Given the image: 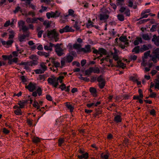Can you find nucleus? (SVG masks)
<instances>
[{"label": "nucleus", "mask_w": 159, "mask_h": 159, "mask_svg": "<svg viewBox=\"0 0 159 159\" xmlns=\"http://www.w3.org/2000/svg\"><path fill=\"white\" fill-rule=\"evenodd\" d=\"M73 47L77 50L78 52H82L84 53H87L91 52V46L89 44L85 45L84 48H82L81 44L75 43L73 44Z\"/></svg>", "instance_id": "nucleus-1"}, {"label": "nucleus", "mask_w": 159, "mask_h": 159, "mask_svg": "<svg viewBox=\"0 0 159 159\" xmlns=\"http://www.w3.org/2000/svg\"><path fill=\"white\" fill-rule=\"evenodd\" d=\"M98 15V17L101 21L104 22H106L107 20L109 18V11H101Z\"/></svg>", "instance_id": "nucleus-2"}, {"label": "nucleus", "mask_w": 159, "mask_h": 159, "mask_svg": "<svg viewBox=\"0 0 159 159\" xmlns=\"http://www.w3.org/2000/svg\"><path fill=\"white\" fill-rule=\"evenodd\" d=\"M113 59L117 61V64L118 66L123 69L125 68L126 67V65L122 62L121 60H119V58L118 54H112Z\"/></svg>", "instance_id": "nucleus-3"}, {"label": "nucleus", "mask_w": 159, "mask_h": 159, "mask_svg": "<svg viewBox=\"0 0 159 159\" xmlns=\"http://www.w3.org/2000/svg\"><path fill=\"white\" fill-rule=\"evenodd\" d=\"M61 44L57 43L55 45L54 48H55V51L58 56H61L64 54V50L61 47Z\"/></svg>", "instance_id": "nucleus-4"}, {"label": "nucleus", "mask_w": 159, "mask_h": 159, "mask_svg": "<svg viewBox=\"0 0 159 159\" xmlns=\"http://www.w3.org/2000/svg\"><path fill=\"white\" fill-rule=\"evenodd\" d=\"M15 13H16L19 11H13ZM21 13L26 17L28 16H31L34 17L35 16V12L32 11H20Z\"/></svg>", "instance_id": "nucleus-5"}, {"label": "nucleus", "mask_w": 159, "mask_h": 159, "mask_svg": "<svg viewBox=\"0 0 159 159\" xmlns=\"http://www.w3.org/2000/svg\"><path fill=\"white\" fill-rule=\"evenodd\" d=\"M68 12L69 13L68 14L66 15H64L63 16H62L60 15V16L61 17L60 20L61 22L65 23L66 20L67 19L69 16H71L73 17L75 16V15L74 14L75 12L74 11H68Z\"/></svg>", "instance_id": "nucleus-6"}, {"label": "nucleus", "mask_w": 159, "mask_h": 159, "mask_svg": "<svg viewBox=\"0 0 159 159\" xmlns=\"http://www.w3.org/2000/svg\"><path fill=\"white\" fill-rule=\"evenodd\" d=\"M55 12L52 11L51 13L47 12L46 13V16L48 19L51 17L56 18L60 16L61 13L59 11H55Z\"/></svg>", "instance_id": "nucleus-7"}, {"label": "nucleus", "mask_w": 159, "mask_h": 159, "mask_svg": "<svg viewBox=\"0 0 159 159\" xmlns=\"http://www.w3.org/2000/svg\"><path fill=\"white\" fill-rule=\"evenodd\" d=\"M53 79L49 77L48 79V81L49 84L52 85L54 87L57 88L59 85L58 82L57 81H56V78L53 76Z\"/></svg>", "instance_id": "nucleus-8"}, {"label": "nucleus", "mask_w": 159, "mask_h": 159, "mask_svg": "<svg viewBox=\"0 0 159 159\" xmlns=\"http://www.w3.org/2000/svg\"><path fill=\"white\" fill-rule=\"evenodd\" d=\"M25 88L30 92H33L36 90V84L35 83L30 82L28 85L25 86Z\"/></svg>", "instance_id": "nucleus-9"}, {"label": "nucleus", "mask_w": 159, "mask_h": 159, "mask_svg": "<svg viewBox=\"0 0 159 159\" xmlns=\"http://www.w3.org/2000/svg\"><path fill=\"white\" fill-rule=\"evenodd\" d=\"M125 0H116V5L117 6H120L121 8L120 10H127V7L126 6L122 7V6L124 4V1Z\"/></svg>", "instance_id": "nucleus-10"}, {"label": "nucleus", "mask_w": 159, "mask_h": 159, "mask_svg": "<svg viewBox=\"0 0 159 159\" xmlns=\"http://www.w3.org/2000/svg\"><path fill=\"white\" fill-rule=\"evenodd\" d=\"M47 35L49 38L52 37L56 39L58 37V34L56 31L53 30L51 31H48Z\"/></svg>", "instance_id": "nucleus-11"}, {"label": "nucleus", "mask_w": 159, "mask_h": 159, "mask_svg": "<svg viewBox=\"0 0 159 159\" xmlns=\"http://www.w3.org/2000/svg\"><path fill=\"white\" fill-rule=\"evenodd\" d=\"M1 42L3 45L7 48L9 47V46L11 45L13 42V41L12 40H10L7 41H6L3 40L2 39H1Z\"/></svg>", "instance_id": "nucleus-12"}, {"label": "nucleus", "mask_w": 159, "mask_h": 159, "mask_svg": "<svg viewBox=\"0 0 159 159\" xmlns=\"http://www.w3.org/2000/svg\"><path fill=\"white\" fill-rule=\"evenodd\" d=\"M74 30L70 28L68 25H66L65 27L62 29H61L60 30L59 32L61 34H62L64 32H73Z\"/></svg>", "instance_id": "nucleus-13"}, {"label": "nucleus", "mask_w": 159, "mask_h": 159, "mask_svg": "<svg viewBox=\"0 0 159 159\" xmlns=\"http://www.w3.org/2000/svg\"><path fill=\"white\" fill-rule=\"evenodd\" d=\"M138 3L135 2L133 3L132 1H130L128 2V7L134 9H137V7Z\"/></svg>", "instance_id": "nucleus-14"}, {"label": "nucleus", "mask_w": 159, "mask_h": 159, "mask_svg": "<svg viewBox=\"0 0 159 159\" xmlns=\"http://www.w3.org/2000/svg\"><path fill=\"white\" fill-rule=\"evenodd\" d=\"M51 62L52 64L53 67H55L57 68L56 70H58V67H60V62L55 61L54 58H52Z\"/></svg>", "instance_id": "nucleus-15"}, {"label": "nucleus", "mask_w": 159, "mask_h": 159, "mask_svg": "<svg viewBox=\"0 0 159 159\" xmlns=\"http://www.w3.org/2000/svg\"><path fill=\"white\" fill-rule=\"evenodd\" d=\"M29 36V34H25L20 35L18 37V39L20 42H22L24 41V40L27 37H28Z\"/></svg>", "instance_id": "nucleus-16"}, {"label": "nucleus", "mask_w": 159, "mask_h": 159, "mask_svg": "<svg viewBox=\"0 0 159 159\" xmlns=\"http://www.w3.org/2000/svg\"><path fill=\"white\" fill-rule=\"evenodd\" d=\"M55 44L50 43L48 46L45 45L44 46V49L46 50L49 51L50 52L53 50L52 48L54 47Z\"/></svg>", "instance_id": "nucleus-17"}, {"label": "nucleus", "mask_w": 159, "mask_h": 159, "mask_svg": "<svg viewBox=\"0 0 159 159\" xmlns=\"http://www.w3.org/2000/svg\"><path fill=\"white\" fill-rule=\"evenodd\" d=\"M66 63H70L73 60V57L70 54H68L66 57H64Z\"/></svg>", "instance_id": "nucleus-18"}, {"label": "nucleus", "mask_w": 159, "mask_h": 159, "mask_svg": "<svg viewBox=\"0 0 159 159\" xmlns=\"http://www.w3.org/2000/svg\"><path fill=\"white\" fill-rule=\"evenodd\" d=\"M37 53L40 56L44 57L46 58L50 56L49 52L47 53L44 52L38 51L37 52Z\"/></svg>", "instance_id": "nucleus-19"}, {"label": "nucleus", "mask_w": 159, "mask_h": 159, "mask_svg": "<svg viewBox=\"0 0 159 159\" xmlns=\"http://www.w3.org/2000/svg\"><path fill=\"white\" fill-rule=\"evenodd\" d=\"M78 157L80 159H88L89 157V154L88 152H84L80 155H78Z\"/></svg>", "instance_id": "nucleus-20"}, {"label": "nucleus", "mask_w": 159, "mask_h": 159, "mask_svg": "<svg viewBox=\"0 0 159 159\" xmlns=\"http://www.w3.org/2000/svg\"><path fill=\"white\" fill-rule=\"evenodd\" d=\"M93 67H90L89 69L86 70L84 71V75H87L89 77L91 75V73H93Z\"/></svg>", "instance_id": "nucleus-21"}, {"label": "nucleus", "mask_w": 159, "mask_h": 159, "mask_svg": "<svg viewBox=\"0 0 159 159\" xmlns=\"http://www.w3.org/2000/svg\"><path fill=\"white\" fill-rule=\"evenodd\" d=\"M114 121L116 123L121 122L122 121V118L121 115H117L114 118Z\"/></svg>", "instance_id": "nucleus-22"}, {"label": "nucleus", "mask_w": 159, "mask_h": 159, "mask_svg": "<svg viewBox=\"0 0 159 159\" xmlns=\"http://www.w3.org/2000/svg\"><path fill=\"white\" fill-rule=\"evenodd\" d=\"M151 11H143L141 14V18H146L148 17V14L147 13H149Z\"/></svg>", "instance_id": "nucleus-23"}, {"label": "nucleus", "mask_w": 159, "mask_h": 159, "mask_svg": "<svg viewBox=\"0 0 159 159\" xmlns=\"http://www.w3.org/2000/svg\"><path fill=\"white\" fill-rule=\"evenodd\" d=\"M155 86V88L157 89L158 90H159V81H157V82L155 83V84L153 83L152 82L151 83V84L150 86V88H152L153 87Z\"/></svg>", "instance_id": "nucleus-24"}, {"label": "nucleus", "mask_w": 159, "mask_h": 159, "mask_svg": "<svg viewBox=\"0 0 159 159\" xmlns=\"http://www.w3.org/2000/svg\"><path fill=\"white\" fill-rule=\"evenodd\" d=\"M27 102V100L20 101L17 104L19 105L20 108H23L25 107V104H26Z\"/></svg>", "instance_id": "nucleus-25"}, {"label": "nucleus", "mask_w": 159, "mask_h": 159, "mask_svg": "<svg viewBox=\"0 0 159 159\" xmlns=\"http://www.w3.org/2000/svg\"><path fill=\"white\" fill-rule=\"evenodd\" d=\"M89 91L93 97H96L97 96V91L96 89L93 87H91L90 88Z\"/></svg>", "instance_id": "nucleus-26"}, {"label": "nucleus", "mask_w": 159, "mask_h": 159, "mask_svg": "<svg viewBox=\"0 0 159 159\" xmlns=\"http://www.w3.org/2000/svg\"><path fill=\"white\" fill-rule=\"evenodd\" d=\"M141 48L139 46H135L132 50V52H134L135 53L138 54L141 52Z\"/></svg>", "instance_id": "nucleus-27"}, {"label": "nucleus", "mask_w": 159, "mask_h": 159, "mask_svg": "<svg viewBox=\"0 0 159 159\" xmlns=\"http://www.w3.org/2000/svg\"><path fill=\"white\" fill-rule=\"evenodd\" d=\"M152 40V42H154V43L156 44L157 43H159V36H157L156 34L153 35V38Z\"/></svg>", "instance_id": "nucleus-28"}, {"label": "nucleus", "mask_w": 159, "mask_h": 159, "mask_svg": "<svg viewBox=\"0 0 159 159\" xmlns=\"http://www.w3.org/2000/svg\"><path fill=\"white\" fill-rule=\"evenodd\" d=\"M142 38L140 37H137L136 39L135 40L134 42V44L135 45H138L140 43H142Z\"/></svg>", "instance_id": "nucleus-29"}, {"label": "nucleus", "mask_w": 159, "mask_h": 159, "mask_svg": "<svg viewBox=\"0 0 159 159\" xmlns=\"http://www.w3.org/2000/svg\"><path fill=\"white\" fill-rule=\"evenodd\" d=\"M109 61L111 65H113V60L109 59L107 57L104 58L103 57L101 60V61L102 62L104 61Z\"/></svg>", "instance_id": "nucleus-30"}, {"label": "nucleus", "mask_w": 159, "mask_h": 159, "mask_svg": "<svg viewBox=\"0 0 159 159\" xmlns=\"http://www.w3.org/2000/svg\"><path fill=\"white\" fill-rule=\"evenodd\" d=\"M65 140L64 138H60L58 140V145L59 147H61L64 144Z\"/></svg>", "instance_id": "nucleus-31"}, {"label": "nucleus", "mask_w": 159, "mask_h": 159, "mask_svg": "<svg viewBox=\"0 0 159 159\" xmlns=\"http://www.w3.org/2000/svg\"><path fill=\"white\" fill-rule=\"evenodd\" d=\"M22 108H18L14 111L15 114L17 115H22V112L21 109Z\"/></svg>", "instance_id": "nucleus-32"}, {"label": "nucleus", "mask_w": 159, "mask_h": 159, "mask_svg": "<svg viewBox=\"0 0 159 159\" xmlns=\"http://www.w3.org/2000/svg\"><path fill=\"white\" fill-rule=\"evenodd\" d=\"M32 142L34 143L37 144L40 142V139L37 137H34L32 138Z\"/></svg>", "instance_id": "nucleus-33"}, {"label": "nucleus", "mask_w": 159, "mask_h": 159, "mask_svg": "<svg viewBox=\"0 0 159 159\" xmlns=\"http://www.w3.org/2000/svg\"><path fill=\"white\" fill-rule=\"evenodd\" d=\"M20 29H21V30H22L23 31L24 33L25 34H26L27 33H28L29 35L30 32L29 31H28L29 28L26 26L25 25Z\"/></svg>", "instance_id": "nucleus-34"}, {"label": "nucleus", "mask_w": 159, "mask_h": 159, "mask_svg": "<svg viewBox=\"0 0 159 159\" xmlns=\"http://www.w3.org/2000/svg\"><path fill=\"white\" fill-rule=\"evenodd\" d=\"M98 83V86L99 88L101 89L104 88L106 83V80Z\"/></svg>", "instance_id": "nucleus-35"}, {"label": "nucleus", "mask_w": 159, "mask_h": 159, "mask_svg": "<svg viewBox=\"0 0 159 159\" xmlns=\"http://www.w3.org/2000/svg\"><path fill=\"white\" fill-rule=\"evenodd\" d=\"M26 3L27 7H30L33 9L34 10L36 9L35 6L31 4L30 1H29V2H26Z\"/></svg>", "instance_id": "nucleus-36"}, {"label": "nucleus", "mask_w": 159, "mask_h": 159, "mask_svg": "<svg viewBox=\"0 0 159 159\" xmlns=\"http://www.w3.org/2000/svg\"><path fill=\"white\" fill-rule=\"evenodd\" d=\"M66 106L68 109L70 110V111L71 112H73L74 109V107L73 106L70 104H67L66 105Z\"/></svg>", "instance_id": "nucleus-37"}, {"label": "nucleus", "mask_w": 159, "mask_h": 159, "mask_svg": "<svg viewBox=\"0 0 159 159\" xmlns=\"http://www.w3.org/2000/svg\"><path fill=\"white\" fill-rule=\"evenodd\" d=\"M33 106L34 107L36 108V109H39V108H40V105L38 102L36 100L34 101V103L33 104Z\"/></svg>", "instance_id": "nucleus-38"}, {"label": "nucleus", "mask_w": 159, "mask_h": 159, "mask_svg": "<svg viewBox=\"0 0 159 159\" xmlns=\"http://www.w3.org/2000/svg\"><path fill=\"white\" fill-rule=\"evenodd\" d=\"M117 17L118 19L121 21H123L125 19L124 16L122 14H119L117 15Z\"/></svg>", "instance_id": "nucleus-39"}, {"label": "nucleus", "mask_w": 159, "mask_h": 159, "mask_svg": "<svg viewBox=\"0 0 159 159\" xmlns=\"http://www.w3.org/2000/svg\"><path fill=\"white\" fill-rule=\"evenodd\" d=\"M101 158L104 159H108L109 157V154L104 155L103 153H101Z\"/></svg>", "instance_id": "nucleus-40"}, {"label": "nucleus", "mask_w": 159, "mask_h": 159, "mask_svg": "<svg viewBox=\"0 0 159 159\" xmlns=\"http://www.w3.org/2000/svg\"><path fill=\"white\" fill-rule=\"evenodd\" d=\"M18 25L19 27L21 28L25 25V22L22 20H20L18 22Z\"/></svg>", "instance_id": "nucleus-41"}, {"label": "nucleus", "mask_w": 159, "mask_h": 159, "mask_svg": "<svg viewBox=\"0 0 159 159\" xmlns=\"http://www.w3.org/2000/svg\"><path fill=\"white\" fill-rule=\"evenodd\" d=\"M97 80L98 82H100L104 81H105V80L103 78L102 75H100L97 78Z\"/></svg>", "instance_id": "nucleus-42"}, {"label": "nucleus", "mask_w": 159, "mask_h": 159, "mask_svg": "<svg viewBox=\"0 0 159 159\" xmlns=\"http://www.w3.org/2000/svg\"><path fill=\"white\" fill-rule=\"evenodd\" d=\"M122 13H124L126 16H129L130 15V11H119Z\"/></svg>", "instance_id": "nucleus-43"}, {"label": "nucleus", "mask_w": 159, "mask_h": 159, "mask_svg": "<svg viewBox=\"0 0 159 159\" xmlns=\"http://www.w3.org/2000/svg\"><path fill=\"white\" fill-rule=\"evenodd\" d=\"M150 51H148L146 52H145L144 54V58L145 59H147L148 57L149 56L150 57V56H151L150 55Z\"/></svg>", "instance_id": "nucleus-44"}, {"label": "nucleus", "mask_w": 159, "mask_h": 159, "mask_svg": "<svg viewBox=\"0 0 159 159\" xmlns=\"http://www.w3.org/2000/svg\"><path fill=\"white\" fill-rule=\"evenodd\" d=\"M148 49L149 48L146 45L144 44L143 45V47L141 48V52H143L144 51L148 50Z\"/></svg>", "instance_id": "nucleus-45"}, {"label": "nucleus", "mask_w": 159, "mask_h": 159, "mask_svg": "<svg viewBox=\"0 0 159 159\" xmlns=\"http://www.w3.org/2000/svg\"><path fill=\"white\" fill-rule=\"evenodd\" d=\"M16 51L18 53L21 54L23 52H24V50L23 48H19L16 45Z\"/></svg>", "instance_id": "nucleus-46"}, {"label": "nucleus", "mask_w": 159, "mask_h": 159, "mask_svg": "<svg viewBox=\"0 0 159 159\" xmlns=\"http://www.w3.org/2000/svg\"><path fill=\"white\" fill-rule=\"evenodd\" d=\"M74 27L76 30H78L80 29L79 25L78 24V21H76L75 22V24H74Z\"/></svg>", "instance_id": "nucleus-47"}, {"label": "nucleus", "mask_w": 159, "mask_h": 159, "mask_svg": "<svg viewBox=\"0 0 159 159\" xmlns=\"http://www.w3.org/2000/svg\"><path fill=\"white\" fill-rule=\"evenodd\" d=\"M92 22L91 20H89L86 26L88 28L93 27V25L92 24Z\"/></svg>", "instance_id": "nucleus-48"}, {"label": "nucleus", "mask_w": 159, "mask_h": 159, "mask_svg": "<svg viewBox=\"0 0 159 159\" xmlns=\"http://www.w3.org/2000/svg\"><path fill=\"white\" fill-rule=\"evenodd\" d=\"M99 54H104L106 53V51L103 48H100L99 49Z\"/></svg>", "instance_id": "nucleus-49"}, {"label": "nucleus", "mask_w": 159, "mask_h": 159, "mask_svg": "<svg viewBox=\"0 0 159 159\" xmlns=\"http://www.w3.org/2000/svg\"><path fill=\"white\" fill-rule=\"evenodd\" d=\"M67 47L69 49V51L72 50L73 48H74L73 45H72L71 43H69L67 46Z\"/></svg>", "instance_id": "nucleus-50"}, {"label": "nucleus", "mask_w": 159, "mask_h": 159, "mask_svg": "<svg viewBox=\"0 0 159 159\" xmlns=\"http://www.w3.org/2000/svg\"><path fill=\"white\" fill-rule=\"evenodd\" d=\"M93 72L94 73H99L100 72V70L98 67L94 68L93 67Z\"/></svg>", "instance_id": "nucleus-51"}, {"label": "nucleus", "mask_w": 159, "mask_h": 159, "mask_svg": "<svg viewBox=\"0 0 159 159\" xmlns=\"http://www.w3.org/2000/svg\"><path fill=\"white\" fill-rule=\"evenodd\" d=\"M142 37L145 40H148L150 39L149 35L147 34H143Z\"/></svg>", "instance_id": "nucleus-52"}, {"label": "nucleus", "mask_w": 159, "mask_h": 159, "mask_svg": "<svg viewBox=\"0 0 159 159\" xmlns=\"http://www.w3.org/2000/svg\"><path fill=\"white\" fill-rule=\"evenodd\" d=\"M12 57V56L11 55H10L9 56H7V55H2V58L5 60L9 59L11 58Z\"/></svg>", "instance_id": "nucleus-53"}, {"label": "nucleus", "mask_w": 159, "mask_h": 159, "mask_svg": "<svg viewBox=\"0 0 159 159\" xmlns=\"http://www.w3.org/2000/svg\"><path fill=\"white\" fill-rule=\"evenodd\" d=\"M110 5L112 7L113 9L115 10L116 9L117 5L114 3H113L111 0H110Z\"/></svg>", "instance_id": "nucleus-54"}, {"label": "nucleus", "mask_w": 159, "mask_h": 159, "mask_svg": "<svg viewBox=\"0 0 159 159\" xmlns=\"http://www.w3.org/2000/svg\"><path fill=\"white\" fill-rule=\"evenodd\" d=\"M35 72L37 74H42L44 72L42 70L40 69H37L35 70Z\"/></svg>", "instance_id": "nucleus-55"}, {"label": "nucleus", "mask_w": 159, "mask_h": 159, "mask_svg": "<svg viewBox=\"0 0 159 159\" xmlns=\"http://www.w3.org/2000/svg\"><path fill=\"white\" fill-rule=\"evenodd\" d=\"M38 62L36 59L30 61V63L32 64V65L34 66L38 64Z\"/></svg>", "instance_id": "nucleus-56"}, {"label": "nucleus", "mask_w": 159, "mask_h": 159, "mask_svg": "<svg viewBox=\"0 0 159 159\" xmlns=\"http://www.w3.org/2000/svg\"><path fill=\"white\" fill-rule=\"evenodd\" d=\"M157 25H152V28L150 29V31L153 32L156 30Z\"/></svg>", "instance_id": "nucleus-57"}, {"label": "nucleus", "mask_w": 159, "mask_h": 159, "mask_svg": "<svg viewBox=\"0 0 159 159\" xmlns=\"http://www.w3.org/2000/svg\"><path fill=\"white\" fill-rule=\"evenodd\" d=\"M3 132L5 134H7L10 133V131L7 129L6 128H4L3 129Z\"/></svg>", "instance_id": "nucleus-58"}, {"label": "nucleus", "mask_w": 159, "mask_h": 159, "mask_svg": "<svg viewBox=\"0 0 159 159\" xmlns=\"http://www.w3.org/2000/svg\"><path fill=\"white\" fill-rule=\"evenodd\" d=\"M21 81L23 82V83L26 82L27 81V79L25 78V76H22L21 77Z\"/></svg>", "instance_id": "nucleus-59"}, {"label": "nucleus", "mask_w": 159, "mask_h": 159, "mask_svg": "<svg viewBox=\"0 0 159 159\" xmlns=\"http://www.w3.org/2000/svg\"><path fill=\"white\" fill-rule=\"evenodd\" d=\"M43 25L46 26V28H47L50 27V24L48 22L45 21L43 22Z\"/></svg>", "instance_id": "nucleus-60"}, {"label": "nucleus", "mask_w": 159, "mask_h": 159, "mask_svg": "<svg viewBox=\"0 0 159 159\" xmlns=\"http://www.w3.org/2000/svg\"><path fill=\"white\" fill-rule=\"evenodd\" d=\"M150 57H152L151 60L153 62L155 63H156L157 62V58H155L154 56H150Z\"/></svg>", "instance_id": "nucleus-61"}, {"label": "nucleus", "mask_w": 159, "mask_h": 159, "mask_svg": "<svg viewBox=\"0 0 159 159\" xmlns=\"http://www.w3.org/2000/svg\"><path fill=\"white\" fill-rule=\"evenodd\" d=\"M86 106L89 108H90L93 107H94V102L93 101V103H88L87 104Z\"/></svg>", "instance_id": "nucleus-62"}, {"label": "nucleus", "mask_w": 159, "mask_h": 159, "mask_svg": "<svg viewBox=\"0 0 159 159\" xmlns=\"http://www.w3.org/2000/svg\"><path fill=\"white\" fill-rule=\"evenodd\" d=\"M64 77L63 76H60L57 78V81L59 80L60 83H62V79Z\"/></svg>", "instance_id": "nucleus-63"}, {"label": "nucleus", "mask_w": 159, "mask_h": 159, "mask_svg": "<svg viewBox=\"0 0 159 159\" xmlns=\"http://www.w3.org/2000/svg\"><path fill=\"white\" fill-rule=\"evenodd\" d=\"M154 54L153 56L157 59L159 60V52H154Z\"/></svg>", "instance_id": "nucleus-64"}]
</instances>
